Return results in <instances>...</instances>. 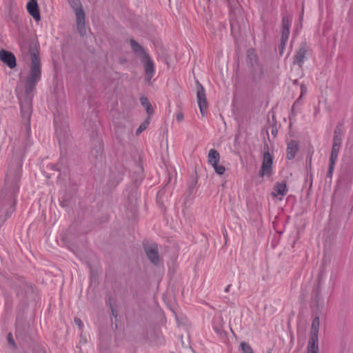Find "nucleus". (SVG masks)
<instances>
[{"label":"nucleus","instance_id":"nucleus-1","mask_svg":"<svg viewBox=\"0 0 353 353\" xmlns=\"http://www.w3.org/2000/svg\"><path fill=\"white\" fill-rule=\"evenodd\" d=\"M30 63L28 64L29 72L25 83V91L30 94L33 90L36 83L41 77V62L39 55V45L32 43L30 46L29 51Z\"/></svg>","mask_w":353,"mask_h":353},{"label":"nucleus","instance_id":"nucleus-2","mask_svg":"<svg viewBox=\"0 0 353 353\" xmlns=\"http://www.w3.org/2000/svg\"><path fill=\"white\" fill-rule=\"evenodd\" d=\"M128 42L132 52L141 60L144 69L145 81L148 83L151 84V79L154 74V63L153 61L143 47L137 41L131 39Z\"/></svg>","mask_w":353,"mask_h":353},{"label":"nucleus","instance_id":"nucleus-3","mask_svg":"<svg viewBox=\"0 0 353 353\" xmlns=\"http://www.w3.org/2000/svg\"><path fill=\"white\" fill-rule=\"evenodd\" d=\"M75 14L76 27L79 34L83 37L86 34L85 13L80 0H68Z\"/></svg>","mask_w":353,"mask_h":353},{"label":"nucleus","instance_id":"nucleus-4","mask_svg":"<svg viewBox=\"0 0 353 353\" xmlns=\"http://www.w3.org/2000/svg\"><path fill=\"white\" fill-rule=\"evenodd\" d=\"M320 320L315 317L312 323L310 339L307 347V353H319V330Z\"/></svg>","mask_w":353,"mask_h":353},{"label":"nucleus","instance_id":"nucleus-5","mask_svg":"<svg viewBox=\"0 0 353 353\" xmlns=\"http://www.w3.org/2000/svg\"><path fill=\"white\" fill-rule=\"evenodd\" d=\"M248 59L251 67L253 79L254 81L261 79L263 74V70L262 66L258 63L256 55L252 50H248Z\"/></svg>","mask_w":353,"mask_h":353},{"label":"nucleus","instance_id":"nucleus-6","mask_svg":"<svg viewBox=\"0 0 353 353\" xmlns=\"http://www.w3.org/2000/svg\"><path fill=\"white\" fill-rule=\"evenodd\" d=\"M196 99L200 112L203 117H205L208 107V102L205 89L199 82H197Z\"/></svg>","mask_w":353,"mask_h":353},{"label":"nucleus","instance_id":"nucleus-7","mask_svg":"<svg viewBox=\"0 0 353 353\" xmlns=\"http://www.w3.org/2000/svg\"><path fill=\"white\" fill-rule=\"evenodd\" d=\"M264 150L261 171L259 174L261 177H263L265 174H272V167L273 163V157L269 152V147L268 145H265Z\"/></svg>","mask_w":353,"mask_h":353},{"label":"nucleus","instance_id":"nucleus-8","mask_svg":"<svg viewBox=\"0 0 353 353\" xmlns=\"http://www.w3.org/2000/svg\"><path fill=\"white\" fill-rule=\"evenodd\" d=\"M145 252L149 261L154 265H159L161 263V257L159 253L158 246L151 244L145 246Z\"/></svg>","mask_w":353,"mask_h":353},{"label":"nucleus","instance_id":"nucleus-9","mask_svg":"<svg viewBox=\"0 0 353 353\" xmlns=\"http://www.w3.org/2000/svg\"><path fill=\"white\" fill-rule=\"evenodd\" d=\"M0 60L9 68L14 69L17 66L16 58L14 54L4 49L0 50Z\"/></svg>","mask_w":353,"mask_h":353},{"label":"nucleus","instance_id":"nucleus-10","mask_svg":"<svg viewBox=\"0 0 353 353\" xmlns=\"http://www.w3.org/2000/svg\"><path fill=\"white\" fill-rule=\"evenodd\" d=\"M308 48L305 43H302L294 57L293 64L302 66L304 59L307 52Z\"/></svg>","mask_w":353,"mask_h":353},{"label":"nucleus","instance_id":"nucleus-11","mask_svg":"<svg viewBox=\"0 0 353 353\" xmlns=\"http://www.w3.org/2000/svg\"><path fill=\"white\" fill-rule=\"evenodd\" d=\"M27 10L36 21L41 20L37 0H30L27 3Z\"/></svg>","mask_w":353,"mask_h":353},{"label":"nucleus","instance_id":"nucleus-12","mask_svg":"<svg viewBox=\"0 0 353 353\" xmlns=\"http://www.w3.org/2000/svg\"><path fill=\"white\" fill-rule=\"evenodd\" d=\"M288 192V188L286 183L283 181L281 183H276L273 188V191L271 193L272 197H277L280 196L279 199L282 200V197L284 196Z\"/></svg>","mask_w":353,"mask_h":353},{"label":"nucleus","instance_id":"nucleus-13","mask_svg":"<svg viewBox=\"0 0 353 353\" xmlns=\"http://www.w3.org/2000/svg\"><path fill=\"white\" fill-rule=\"evenodd\" d=\"M299 150V143L294 140L290 141L288 143L287 147V158L288 159H292L295 157L296 152Z\"/></svg>","mask_w":353,"mask_h":353},{"label":"nucleus","instance_id":"nucleus-14","mask_svg":"<svg viewBox=\"0 0 353 353\" xmlns=\"http://www.w3.org/2000/svg\"><path fill=\"white\" fill-rule=\"evenodd\" d=\"M290 23L288 17H283L282 19V30H281V39L283 41H287L290 34Z\"/></svg>","mask_w":353,"mask_h":353},{"label":"nucleus","instance_id":"nucleus-15","mask_svg":"<svg viewBox=\"0 0 353 353\" xmlns=\"http://www.w3.org/2000/svg\"><path fill=\"white\" fill-rule=\"evenodd\" d=\"M220 158V154L217 150H216L215 149L210 150L208 155V161L210 164H215V162H219Z\"/></svg>","mask_w":353,"mask_h":353},{"label":"nucleus","instance_id":"nucleus-16","mask_svg":"<svg viewBox=\"0 0 353 353\" xmlns=\"http://www.w3.org/2000/svg\"><path fill=\"white\" fill-rule=\"evenodd\" d=\"M32 113V109L29 103H26L21 106V114L23 119L29 121Z\"/></svg>","mask_w":353,"mask_h":353},{"label":"nucleus","instance_id":"nucleus-17","mask_svg":"<svg viewBox=\"0 0 353 353\" xmlns=\"http://www.w3.org/2000/svg\"><path fill=\"white\" fill-rule=\"evenodd\" d=\"M140 101H141V105L143 107H145L146 112L149 115V117L151 116L152 114H153L154 110L152 108V105H151L147 97H142L140 99Z\"/></svg>","mask_w":353,"mask_h":353},{"label":"nucleus","instance_id":"nucleus-18","mask_svg":"<svg viewBox=\"0 0 353 353\" xmlns=\"http://www.w3.org/2000/svg\"><path fill=\"white\" fill-rule=\"evenodd\" d=\"M340 147H341V145H339L337 144H333V145H332V152H331V156H330V161H332V163H335V162L336 161Z\"/></svg>","mask_w":353,"mask_h":353},{"label":"nucleus","instance_id":"nucleus-19","mask_svg":"<svg viewBox=\"0 0 353 353\" xmlns=\"http://www.w3.org/2000/svg\"><path fill=\"white\" fill-rule=\"evenodd\" d=\"M219 162H215V164L211 163L210 165L213 167L216 174L222 175L225 171V168L223 165L219 164Z\"/></svg>","mask_w":353,"mask_h":353},{"label":"nucleus","instance_id":"nucleus-20","mask_svg":"<svg viewBox=\"0 0 353 353\" xmlns=\"http://www.w3.org/2000/svg\"><path fill=\"white\" fill-rule=\"evenodd\" d=\"M243 353H254L251 346L246 342H241L240 345Z\"/></svg>","mask_w":353,"mask_h":353},{"label":"nucleus","instance_id":"nucleus-21","mask_svg":"<svg viewBox=\"0 0 353 353\" xmlns=\"http://www.w3.org/2000/svg\"><path fill=\"white\" fill-rule=\"evenodd\" d=\"M149 123H150L149 119H148L145 121H143L139 125V128L137 130L136 134L139 135L144 130H145L148 128Z\"/></svg>","mask_w":353,"mask_h":353},{"label":"nucleus","instance_id":"nucleus-22","mask_svg":"<svg viewBox=\"0 0 353 353\" xmlns=\"http://www.w3.org/2000/svg\"><path fill=\"white\" fill-rule=\"evenodd\" d=\"M341 138L339 134H337L335 132L334 137V143L333 144H337L339 145H341Z\"/></svg>","mask_w":353,"mask_h":353},{"label":"nucleus","instance_id":"nucleus-23","mask_svg":"<svg viewBox=\"0 0 353 353\" xmlns=\"http://www.w3.org/2000/svg\"><path fill=\"white\" fill-rule=\"evenodd\" d=\"M7 340H8V343L14 348L16 347V344L14 343V341L13 339V337L12 336V334L10 333H9L8 334V336H7Z\"/></svg>","mask_w":353,"mask_h":353},{"label":"nucleus","instance_id":"nucleus-24","mask_svg":"<svg viewBox=\"0 0 353 353\" xmlns=\"http://www.w3.org/2000/svg\"><path fill=\"white\" fill-rule=\"evenodd\" d=\"M334 164L335 163H332V161L330 162L329 170H328V172H327V176H329V177L332 176V172H333V170H334Z\"/></svg>","mask_w":353,"mask_h":353},{"label":"nucleus","instance_id":"nucleus-25","mask_svg":"<svg viewBox=\"0 0 353 353\" xmlns=\"http://www.w3.org/2000/svg\"><path fill=\"white\" fill-rule=\"evenodd\" d=\"M74 323H76V325H77L79 326V327L80 329H81L83 327V322L81 321V319H79L78 318H76L74 319Z\"/></svg>","mask_w":353,"mask_h":353},{"label":"nucleus","instance_id":"nucleus-26","mask_svg":"<svg viewBox=\"0 0 353 353\" xmlns=\"http://www.w3.org/2000/svg\"><path fill=\"white\" fill-rule=\"evenodd\" d=\"M285 43H286V41H283L282 39L281 40V45L279 46L280 54L283 53L284 48H285Z\"/></svg>","mask_w":353,"mask_h":353},{"label":"nucleus","instance_id":"nucleus-27","mask_svg":"<svg viewBox=\"0 0 353 353\" xmlns=\"http://www.w3.org/2000/svg\"><path fill=\"white\" fill-rule=\"evenodd\" d=\"M301 96H300L299 99H300L302 97V96L307 92L306 86L304 85L303 84H302L301 85Z\"/></svg>","mask_w":353,"mask_h":353},{"label":"nucleus","instance_id":"nucleus-28","mask_svg":"<svg viewBox=\"0 0 353 353\" xmlns=\"http://www.w3.org/2000/svg\"><path fill=\"white\" fill-rule=\"evenodd\" d=\"M176 119L178 121H181L183 119V113L181 112H179L177 114H176Z\"/></svg>","mask_w":353,"mask_h":353},{"label":"nucleus","instance_id":"nucleus-29","mask_svg":"<svg viewBox=\"0 0 353 353\" xmlns=\"http://www.w3.org/2000/svg\"><path fill=\"white\" fill-rule=\"evenodd\" d=\"M230 287H231V285H228L226 287V288L225 289V292H228L229 290H230Z\"/></svg>","mask_w":353,"mask_h":353}]
</instances>
